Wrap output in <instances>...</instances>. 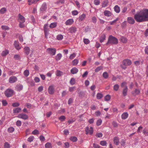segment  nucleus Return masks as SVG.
I'll use <instances>...</instances> for the list:
<instances>
[{
    "mask_svg": "<svg viewBox=\"0 0 148 148\" xmlns=\"http://www.w3.org/2000/svg\"><path fill=\"white\" fill-rule=\"evenodd\" d=\"M9 53V51L7 50H5L2 52L1 53V56H4L7 55Z\"/></svg>",
    "mask_w": 148,
    "mask_h": 148,
    "instance_id": "35",
    "label": "nucleus"
},
{
    "mask_svg": "<svg viewBox=\"0 0 148 148\" xmlns=\"http://www.w3.org/2000/svg\"><path fill=\"white\" fill-rule=\"evenodd\" d=\"M6 8H3L1 9L0 10V13L1 14H3L6 12Z\"/></svg>",
    "mask_w": 148,
    "mask_h": 148,
    "instance_id": "38",
    "label": "nucleus"
},
{
    "mask_svg": "<svg viewBox=\"0 0 148 148\" xmlns=\"http://www.w3.org/2000/svg\"><path fill=\"white\" fill-rule=\"evenodd\" d=\"M103 95L101 93H98L97 95V99H101L103 97Z\"/></svg>",
    "mask_w": 148,
    "mask_h": 148,
    "instance_id": "33",
    "label": "nucleus"
},
{
    "mask_svg": "<svg viewBox=\"0 0 148 148\" xmlns=\"http://www.w3.org/2000/svg\"><path fill=\"white\" fill-rule=\"evenodd\" d=\"M118 43V41L117 38L112 35H110L108 37V42L106 44V45L108 44L116 45Z\"/></svg>",
    "mask_w": 148,
    "mask_h": 148,
    "instance_id": "2",
    "label": "nucleus"
},
{
    "mask_svg": "<svg viewBox=\"0 0 148 148\" xmlns=\"http://www.w3.org/2000/svg\"><path fill=\"white\" fill-rule=\"evenodd\" d=\"M93 145L94 148H100V146L99 145L97 144L94 143Z\"/></svg>",
    "mask_w": 148,
    "mask_h": 148,
    "instance_id": "62",
    "label": "nucleus"
},
{
    "mask_svg": "<svg viewBox=\"0 0 148 148\" xmlns=\"http://www.w3.org/2000/svg\"><path fill=\"white\" fill-rule=\"evenodd\" d=\"M103 68V67L101 66H99L97 68L95 69V71L96 72H97L100 70L102 69Z\"/></svg>",
    "mask_w": 148,
    "mask_h": 148,
    "instance_id": "47",
    "label": "nucleus"
},
{
    "mask_svg": "<svg viewBox=\"0 0 148 148\" xmlns=\"http://www.w3.org/2000/svg\"><path fill=\"white\" fill-rule=\"evenodd\" d=\"M120 40L123 43H125L127 42V40L126 38L122 36L120 38Z\"/></svg>",
    "mask_w": 148,
    "mask_h": 148,
    "instance_id": "31",
    "label": "nucleus"
},
{
    "mask_svg": "<svg viewBox=\"0 0 148 148\" xmlns=\"http://www.w3.org/2000/svg\"><path fill=\"white\" fill-rule=\"evenodd\" d=\"M127 22L130 24H133L135 23V21L134 19L132 17H128L127 19Z\"/></svg>",
    "mask_w": 148,
    "mask_h": 148,
    "instance_id": "11",
    "label": "nucleus"
},
{
    "mask_svg": "<svg viewBox=\"0 0 148 148\" xmlns=\"http://www.w3.org/2000/svg\"><path fill=\"white\" fill-rule=\"evenodd\" d=\"M14 92L13 90L10 88H8L5 92L4 94L7 97H9L13 95Z\"/></svg>",
    "mask_w": 148,
    "mask_h": 148,
    "instance_id": "3",
    "label": "nucleus"
},
{
    "mask_svg": "<svg viewBox=\"0 0 148 148\" xmlns=\"http://www.w3.org/2000/svg\"><path fill=\"white\" fill-rule=\"evenodd\" d=\"M39 133L38 131L36 130H35L32 132V134L34 135H36Z\"/></svg>",
    "mask_w": 148,
    "mask_h": 148,
    "instance_id": "63",
    "label": "nucleus"
},
{
    "mask_svg": "<svg viewBox=\"0 0 148 148\" xmlns=\"http://www.w3.org/2000/svg\"><path fill=\"white\" fill-rule=\"evenodd\" d=\"M86 134H88L89 133L90 135H91L93 133V128L92 127H90V130H89V127H87L85 129Z\"/></svg>",
    "mask_w": 148,
    "mask_h": 148,
    "instance_id": "6",
    "label": "nucleus"
},
{
    "mask_svg": "<svg viewBox=\"0 0 148 148\" xmlns=\"http://www.w3.org/2000/svg\"><path fill=\"white\" fill-rule=\"evenodd\" d=\"M103 76L104 78L107 79L109 77V75L107 72H105L103 74Z\"/></svg>",
    "mask_w": 148,
    "mask_h": 148,
    "instance_id": "34",
    "label": "nucleus"
},
{
    "mask_svg": "<svg viewBox=\"0 0 148 148\" xmlns=\"http://www.w3.org/2000/svg\"><path fill=\"white\" fill-rule=\"evenodd\" d=\"M14 129L13 127H10L8 129V131L10 133L14 131Z\"/></svg>",
    "mask_w": 148,
    "mask_h": 148,
    "instance_id": "49",
    "label": "nucleus"
},
{
    "mask_svg": "<svg viewBox=\"0 0 148 148\" xmlns=\"http://www.w3.org/2000/svg\"><path fill=\"white\" fill-rule=\"evenodd\" d=\"M96 136L99 138L103 136V134L101 133H97L96 135Z\"/></svg>",
    "mask_w": 148,
    "mask_h": 148,
    "instance_id": "60",
    "label": "nucleus"
},
{
    "mask_svg": "<svg viewBox=\"0 0 148 148\" xmlns=\"http://www.w3.org/2000/svg\"><path fill=\"white\" fill-rule=\"evenodd\" d=\"M45 147L46 148H52L51 144L50 143L48 142L45 144Z\"/></svg>",
    "mask_w": 148,
    "mask_h": 148,
    "instance_id": "32",
    "label": "nucleus"
},
{
    "mask_svg": "<svg viewBox=\"0 0 148 148\" xmlns=\"http://www.w3.org/2000/svg\"><path fill=\"white\" fill-rule=\"evenodd\" d=\"M128 89V88L127 86H125V87L123 89L122 94L124 97H125L127 95Z\"/></svg>",
    "mask_w": 148,
    "mask_h": 148,
    "instance_id": "12",
    "label": "nucleus"
},
{
    "mask_svg": "<svg viewBox=\"0 0 148 148\" xmlns=\"http://www.w3.org/2000/svg\"><path fill=\"white\" fill-rule=\"evenodd\" d=\"M29 74V71L28 70H26L24 72V74L26 77H27Z\"/></svg>",
    "mask_w": 148,
    "mask_h": 148,
    "instance_id": "45",
    "label": "nucleus"
},
{
    "mask_svg": "<svg viewBox=\"0 0 148 148\" xmlns=\"http://www.w3.org/2000/svg\"><path fill=\"white\" fill-rule=\"evenodd\" d=\"M143 134L146 135H148V130L146 129H144L143 131Z\"/></svg>",
    "mask_w": 148,
    "mask_h": 148,
    "instance_id": "54",
    "label": "nucleus"
},
{
    "mask_svg": "<svg viewBox=\"0 0 148 148\" xmlns=\"http://www.w3.org/2000/svg\"><path fill=\"white\" fill-rule=\"evenodd\" d=\"M48 92L50 94L52 95L54 92V88L53 85L50 86L48 88Z\"/></svg>",
    "mask_w": 148,
    "mask_h": 148,
    "instance_id": "7",
    "label": "nucleus"
},
{
    "mask_svg": "<svg viewBox=\"0 0 148 148\" xmlns=\"http://www.w3.org/2000/svg\"><path fill=\"white\" fill-rule=\"evenodd\" d=\"M19 105L20 104L19 103L17 102H15L12 103V106L13 107H16L19 106Z\"/></svg>",
    "mask_w": 148,
    "mask_h": 148,
    "instance_id": "59",
    "label": "nucleus"
},
{
    "mask_svg": "<svg viewBox=\"0 0 148 148\" xmlns=\"http://www.w3.org/2000/svg\"><path fill=\"white\" fill-rule=\"evenodd\" d=\"M23 86L21 84H18L17 85L16 87V89L17 91H21L23 89Z\"/></svg>",
    "mask_w": 148,
    "mask_h": 148,
    "instance_id": "18",
    "label": "nucleus"
},
{
    "mask_svg": "<svg viewBox=\"0 0 148 148\" xmlns=\"http://www.w3.org/2000/svg\"><path fill=\"white\" fill-rule=\"evenodd\" d=\"M57 25V23L56 22H53L51 23L49 25V27L51 28H53L56 27Z\"/></svg>",
    "mask_w": 148,
    "mask_h": 148,
    "instance_id": "29",
    "label": "nucleus"
},
{
    "mask_svg": "<svg viewBox=\"0 0 148 148\" xmlns=\"http://www.w3.org/2000/svg\"><path fill=\"white\" fill-rule=\"evenodd\" d=\"M62 57V55L61 53H58L55 57V59L57 61L60 60Z\"/></svg>",
    "mask_w": 148,
    "mask_h": 148,
    "instance_id": "27",
    "label": "nucleus"
},
{
    "mask_svg": "<svg viewBox=\"0 0 148 148\" xmlns=\"http://www.w3.org/2000/svg\"><path fill=\"white\" fill-rule=\"evenodd\" d=\"M84 42L86 44H88L90 42V40L88 39H84Z\"/></svg>",
    "mask_w": 148,
    "mask_h": 148,
    "instance_id": "53",
    "label": "nucleus"
},
{
    "mask_svg": "<svg viewBox=\"0 0 148 148\" xmlns=\"http://www.w3.org/2000/svg\"><path fill=\"white\" fill-rule=\"evenodd\" d=\"M78 72V69L76 68H72L71 70V72L72 74L76 73Z\"/></svg>",
    "mask_w": 148,
    "mask_h": 148,
    "instance_id": "25",
    "label": "nucleus"
},
{
    "mask_svg": "<svg viewBox=\"0 0 148 148\" xmlns=\"http://www.w3.org/2000/svg\"><path fill=\"white\" fill-rule=\"evenodd\" d=\"M34 138L33 136H31L28 138L27 141L30 143L31 142L33 141Z\"/></svg>",
    "mask_w": 148,
    "mask_h": 148,
    "instance_id": "36",
    "label": "nucleus"
},
{
    "mask_svg": "<svg viewBox=\"0 0 148 148\" xmlns=\"http://www.w3.org/2000/svg\"><path fill=\"white\" fill-rule=\"evenodd\" d=\"M47 51L48 53L51 56L54 55L56 52V49L54 48H48L47 49Z\"/></svg>",
    "mask_w": 148,
    "mask_h": 148,
    "instance_id": "4",
    "label": "nucleus"
},
{
    "mask_svg": "<svg viewBox=\"0 0 148 148\" xmlns=\"http://www.w3.org/2000/svg\"><path fill=\"white\" fill-rule=\"evenodd\" d=\"M62 73L61 71H57L56 72V76H58L61 75L62 74Z\"/></svg>",
    "mask_w": 148,
    "mask_h": 148,
    "instance_id": "52",
    "label": "nucleus"
},
{
    "mask_svg": "<svg viewBox=\"0 0 148 148\" xmlns=\"http://www.w3.org/2000/svg\"><path fill=\"white\" fill-rule=\"evenodd\" d=\"M76 54L75 53H73L69 57V58L71 59H73L75 56Z\"/></svg>",
    "mask_w": 148,
    "mask_h": 148,
    "instance_id": "64",
    "label": "nucleus"
},
{
    "mask_svg": "<svg viewBox=\"0 0 148 148\" xmlns=\"http://www.w3.org/2000/svg\"><path fill=\"white\" fill-rule=\"evenodd\" d=\"M70 84L71 85H73L75 83V80L73 78H72L70 82Z\"/></svg>",
    "mask_w": 148,
    "mask_h": 148,
    "instance_id": "41",
    "label": "nucleus"
},
{
    "mask_svg": "<svg viewBox=\"0 0 148 148\" xmlns=\"http://www.w3.org/2000/svg\"><path fill=\"white\" fill-rule=\"evenodd\" d=\"M108 3V0H104L102 5V7H105L107 6Z\"/></svg>",
    "mask_w": 148,
    "mask_h": 148,
    "instance_id": "30",
    "label": "nucleus"
},
{
    "mask_svg": "<svg viewBox=\"0 0 148 148\" xmlns=\"http://www.w3.org/2000/svg\"><path fill=\"white\" fill-rule=\"evenodd\" d=\"M104 15L107 16L109 17L111 16L112 14L111 12L108 10H105L104 12Z\"/></svg>",
    "mask_w": 148,
    "mask_h": 148,
    "instance_id": "24",
    "label": "nucleus"
},
{
    "mask_svg": "<svg viewBox=\"0 0 148 148\" xmlns=\"http://www.w3.org/2000/svg\"><path fill=\"white\" fill-rule=\"evenodd\" d=\"M2 102L3 106H5L8 104V103L5 100H3Z\"/></svg>",
    "mask_w": 148,
    "mask_h": 148,
    "instance_id": "61",
    "label": "nucleus"
},
{
    "mask_svg": "<svg viewBox=\"0 0 148 148\" xmlns=\"http://www.w3.org/2000/svg\"><path fill=\"white\" fill-rule=\"evenodd\" d=\"M105 100L106 101H109L111 99V97L110 95H107L104 98Z\"/></svg>",
    "mask_w": 148,
    "mask_h": 148,
    "instance_id": "40",
    "label": "nucleus"
},
{
    "mask_svg": "<svg viewBox=\"0 0 148 148\" xmlns=\"http://www.w3.org/2000/svg\"><path fill=\"white\" fill-rule=\"evenodd\" d=\"M113 142L116 145H119V139L117 137H115L114 138Z\"/></svg>",
    "mask_w": 148,
    "mask_h": 148,
    "instance_id": "15",
    "label": "nucleus"
},
{
    "mask_svg": "<svg viewBox=\"0 0 148 148\" xmlns=\"http://www.w3.org/2000/svg\"><path fill=\"white\" fill-rule=\"evenodd\" d=\"M114 9L115 11L117 13H119L120 12V8L117 5H116L114 6Z\"/></svg>",
    "mask_w": 148,
    "mask_h": 148,
    "instance_id": "26",
    "label": "nucleus"
},
{
    "mask_svg": "<svg viewBox=\"0 0 148 148\" xmlns=\"http://www.w3.org/2000/svg\"><path fill=\"white\" fill-rule=\"evenodd\" d=\"M16 125L18 126H20L21 125V122L20 120H18L16 123Z\"/></svg>",
    "mask_w": 148,
    "mask_h": 148,
    "instance_id": "57",
    "label": "nucleus"
},
{
    "mask_svg": "<svg viewBox=\"0 0 148 148\" xmlns=\"http://www.w3.org/2000/svg\"><path fill=\"white\" fill-rule=\"evenodd\" d=\"M140 91L139 90L137 89H135L134 92H132V94L134 96H135L136 95H139L140 93Z\"/></svg>",
    "mask_w": 148,
    "mask_h": 148,
    "instance_id": "21",
    "label": "nucleus"
},
{
    "mask_svg": "<svg viewBox=\"0 0 148 148\" xmlns=\"http://www.w3.org/2000/svg\"><path fill=\"white\" fill-rule=\"evenodd\" d=\"M4 148H10V144L8 142H5L4 143Z\"/></svg>",
    "mask_w": 148,
    "mask_h": 148,
    "instance_id": "46",
    "label": "nucleus"
},
{
    "mask_svg": "<svg viewBox=\"0 0 148 148\" xmlns=\"http://www.w3.org/2000/svg\"><path fill=\"white\" fill-rule=\"evenodd\" d=\"M17 80V78L14 76L11 77L9 79V82L10 83H12L16 82Z\"/></svg>",
    "mask_w": 148,
    "mask_h": 148,
    "instance_id": "10",
    "label": "nucleus"
},
{
    "mask_svg": "<svg viewBox=\"0 0 148 148\" xmlns=\"http://www.w3.org/2000/svg\"><path fill=\"white\" fill-rule=\"evenodd\" d=\"M30 51V49L28 47H25L24 48V52L25 54L28 55L29 54Z\"/></svg>",
    "mask_w": 148,
    "mask_h": 148,
    "instance_id": "13",
    "label": "nucleus"
},
{
    "mask_svg": "<svg viewBox=\"0 0 148 148\" xmlns=\"http://www.w3.org/2000/svg\"><path fill=\"white\" fill-rule=\"evenodd\" d=\"M65 119L66 118L64 116H61L59 118V120L61 121H64Z\"/></svg>",
    "mask_w": 148,
    "mask_h": 148,
    "instance_id": "48",
    "label": "nucleus"
},
{
    "mask_svg": "<svg viewBox=\"0 0 148 148\" xmlns=\"http://www.w3.org/2000/svg\"><path fill=\"white\" fill-rule=\"evenodd\" d=\"M85 18V14H83L79 16V20L82 21Z\"/></svg>",
    "mask_w": 148,
    "mask_h": 148,
    "instance_id": "42",
    "label": "nucleus"
},
{
    "mask_svg": "<svg viewBox=\"0 0 148 148\" xmlns=\"http://www.w3.org/2000/svg\"><path fill=\"white\" fill-rule=\"evenodd\" d=\"M70 139L73 142H75L77 140V138L75 136H72L70 137Z\"/></svg>",
    "mask_w": 148,
    "mask_h": 148,
    "instance_id": "39",
    "label": "nucleus"
},
{
    "mask_svg": "<svg viewBox=\"0 0 148 148\" xmlns=\"http://www.w3.org/2000/svg\"><path fill=\"white\" fill-rule=\"evenodd\" d=\"M126 21H124L122 24H121V27L122 28H124L126 27L127 24H126Z\"/></svg>",
    "mask_w": 148,
    "mask_h": 148,
    "instance_id": "51",
    "label": "nucleus"
},
{
    "mask_svg": "<svg viewBox=\"0 0 148 148\" xmlns=\"http://www.w3.org/2000/svg\"><path fill=\"white\" fill-rule=\"evenodd\" d=\"M106 144L107 143L106 141H101L100 142V144L103 146L106 145Z\"/></svg>",
    "mask_w": 148,
    "mask_h": 148,
    "instance_id": "50",
    "label": "nucleus"
},
{
    "mask_svg": "<svg viewBox=\"0 0 148 148\" xmlns=\"http://www.w3.org/2000/svg\"><path fill=\"white\" fill-rule=\"evenodd\" d=\"M102 123V120L101 119L98 120L96 123L97 125L99 126L101 125Z\"/></svg>",
    "mask_w": 148,
    "mask_h": 148,
    "instance_id": "55",
    "label": "nucleus"
},
{
    "mask_svg": "<svg viewBox=\"0 0 148 148\" xmlns=\"http://www.w3.org/2000/svg\"><path fill=\"white\" fill-rule=\"evenodd\" d=\"M77 31V28L75 27H72L69 29V32L71 33H75Z\"/></svg>",
    "mask_w": 148,
    "mask_h": 148,
    "instance_id": "17",
    "label": "nucleus"
},
{
    "mask_svg": "<svg viewBox=\"0 0 148 148\" xmlns=\"http://www.w3.org/2000/svg\"><path fill=\"white\" fill-rule=\"evenodd\" d=\"M47 9V5L46 3H44L40 8V11L41 13L45 11Z\"/></svg>",
    "mask_w": 148,
    "mask_h": 148,
    "instance_id": "5",
    "label": "nucleus"
},
{
    "mask_svg": "<svg viewBox=\"0 0 148 148\" xmlns=\"http://www.w3.org/2000/svg\"><path fill=\"white\" fill-rule=\"evenodd\" d=\"M63 38V36L61 34L58 35L57 36V39L58 40H61Z\"/></svg>",
    "mask_w": 148,
    "mask_h": 148,
    "instance_id": "43",
    "label": "nucleus"
},
{
    "mask_svg": "<svg viewBox=\"0 0 148 148\" xmlns=\"http://www.w3.org/2000/svg\"><path fill=\"white\" fill-rule=\"evenodd\" d=\"M19 18L20 20V22L24 23L25 22V18L22 15L19 14L18 15Z\"/></svg>",
    "mask_w": 148,
    "mask_h": 148,
    "instance_id": "22",
    "label": "nucleus"
},
{
    "mask_svg": "<svg viewBox=\"0 0 148 148\" xmlns=\"http://www.w3.org/2000/svg\"><path fill=\"white\" fill-rule=\"evenodd\" d=\"M78 63V60L76 59L74 60L73 61V65H77Z\"/></svg>",
    "mask_w": 148,
    "mask_h": 148,
    "instance_id": "56",
    "label": "nucleus"
},
{
    "mask_svg": "<svg viewBox=\"0 0 148 148\" xmlns=\"http://www.w3.org/2000/svg\"><path fill=\"white\" fill-rule=\"evenodd\" d=\"M21 110V108H15L13 109V113H19L20 112Z\"/></svg>",
    "mask_w": 148,
    "mask_h": 148,
    "instance_id": "28",
    "label": "nucleus"
},
{
    "mask_svg": "<svg viewBox=\"0 0 148 148\" xmlns=\"http://www.w3.org/2000/svg\"><path fill=\"white\" fill-rule=\"evenodd\" d=\"M134 17L138 22L148 21V9H145L137 12Z\"/></svg>",
    "mask_w": 148,
    "mask_h": 148,
    "instance_id": "1",
    "label": "nucleus"
},
{
    "mask_svg": "<svg viewBox=\"0 0 148 148\" xmlns=\"http://www.w3.org/2000/svg\"><path fill=\"white\" fill-rule=\"evenodd\" d=\"M106 36L104 34H103L99 38V41L100 42H103L106 39Z\"/></svg>",
    "mask_w": 148,
    "mask_h": 148,
    "instance_id": "19",
    "label": "nucleus"
},
{
    "mask_svg": "<svg viewBox=\"0 0 148 148\" xmlns=\"http://www.w3.org/2000/svg\"><path fill=\"white\" fill-rule=\"evenodd\" d=\"M14 45L16 49L19 50L20 49L21 47L19 45V43L18 41H15Z\"/></svg>",
    "mask_w": 148,
    "mask_h": 148,
    "instance_id": "14",
    "label": "nucleus"
},
{
    "mask_svg": "<svg viewBox=\"0 0 148 148\" xmlns=\"http://www.w3.org/2000/svg\"><path fill=\"white\" fill-rule=\"evenodd\" d=\"M122 64L125 65L127 66L130 65L131 64L132 62L130 60L128 59H125L123 62Z\"/></svg>",
    "mask_w": 148,
    "mask_h": 148,
    "instance_id": "8",
    "label": "nucleus"
},
{
    "mask_svg": "<svg viewBox=\"0 0 148 148\" xmlns=\"http://www.w3.org/2000/svg\"><path fill=\"white\" fill-rule=\"evenodd\" d=\"M17 36H18V38L21 42H22L23 41V38L22 36L21 35L18 34Z\"/></svg>",
    "mask_w": 148,
    "mask_h": 148,
    "instance_id": "44",
    "label": "nucleus"
},
{
    "mask_svg": "<svg viewBox=\"0 0 148 148\" xmlns=\"http://www.w3.org/2000/svg\"><path fill=\"white\" fill-rule=\"evenodd\" d=\"M119 88V86L118 84H115L113 87L114 90L116 91H118Z\"/></svg>",
    "mask_w": 148,
    "mask_h": 148,
    "instance_id": "37",
    "label": "nucleus"
},
{
    "mask_svg": "<svg viewBox=\"0 0 148 148\" xmlns=\"http://www.w3.org/2000/svg\"><path fill=\"white\" fill-rule=\"evenodd\" d=\"M44 32L49 33V28L48 26V24H45L44 27Z\"/></svg>",
    "mask_w": 148,
    "mask_h": 148,
    "instance_id": "16",
    "label": "nucleus"
},
{
    "mask_svg": "<svg viewBox=\"0 0 148 148\" xmlns=\"http://www.w3.org/2000/svg\"><path fill=\"white\" fill-rule=\"evenodd\" d=\"M18 117L24 120L27 119L28 118V116L27 115L23 114H19L18 116Z\"/></svg>",
    "mask_w": 148,
    "mask_h": 148,
    "instance_id": "9",
    "label": "nucleus"
},
{
    "mask_svg": "<svg viewBox=\"0 0 148 148\" xmlns=\"http://www.w3.org/2000/svg\"><path fill=\"white\" fill-rule=\"evenodd\" d=\"M100 1L99 0H95L94 3L96 5H98L99 4Z\"/></svg>",
    "mask_w": 148,
    "mask_h": 148,
    "instance_id": "58",
    "label": "nucleus"
},
{
    "mask_svg": "<svg viewBox=\"0 0 148 148\" xmlns=\"http://www.w3.org/2000/svg\"><path fill=\"white\" fill-rule=\"evenodd\" d=\"M74 22L73 20L72 19H70L67 20L65 22L66 25H69L72 24Z\"/></svg>",
    "mask_w": 148,
    "mask_h": 148,
    "instance_id": "20",
    "label": "nucleus"
},
{
    "mask_svg": "<svg viewBox=\"0 0 148 148\" xmlns=\"http://www.w3.org/2000/svg\"><path fill=\"white\" fill-rule=\"evenodd\" d=\"M128 116V114L127 112H124L122 114L121 118L123 119H125L127 118Z\"/></svg>",
    "mask_w": 148,
    "mask_h": 148,
    "instance_id": "23",
    "label": "nucleus"
}]
</instances>
